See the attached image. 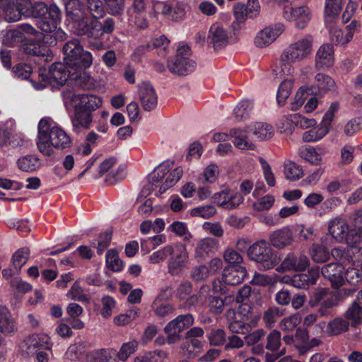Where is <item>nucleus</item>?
<instances>
[{
    "label": "nucleus",
    "mask_w": 362,
    "mask_h": 362,
    "mask_svg": "<svg viewBox=\"0 0 362 362\" xmlns=\"http://www.w3.org/2000/svg\"><path fill=\"white\" fill-rule=\"evenodd\" d=\"M271 244L277 249H283L290 245L293 240L291 230L288 227H283L272 232L269 235Z\"/></svg>",
    "instance_id": "5701e85b"
},
{
    "label": "nucleus",
    "mask_w": 362,
    "mask_h": 362,
    "mask_svg": "<svg viewBox=\"0 0 362 362\" xmlns=\"http://www.w3.org/2000/svg\"><path fill=\"white\" fill-rule=\"evenodd\" d=\"M186 339L180 348L187 356H191L195 349H201L204 344L203 338H186Z\"/></svg>",
    "instance_id": "09e8293b"
},
{
    "label": "nucleus",
    "mask_w": 362,
    "mask_h": 362,
    "mask_svg": "<svg viewBox=\"0 0 362 362\" xmlns=\"http://www.w3.org/2000/svg\"><path fill=\"white\" fill-rule=\"evenodd\" d=\"M315 68L325 70L334 64V47L330 44H324L317 49L315 55Z\"/></svg>",
    "instance_id": "6ab92c4d"
},
{
    "label": "nucleus",
    "mask_w": 362,
    "mask_h": 362,
    "mask_svg": "<svg viewBox=\"0 0 362 362\" xmlns=\"http://www.w3.org/2000/svg\"><path fill=\"white\" fill-rule=\"evenodd\" d=\"M284 175L286 179L296 181L303 176V170L300 165L297 163L288 160L284 165Z\"/></svg>",
    "instance_id": "58836bf2"
},
{
    "label": "nucleus",
    "mask_w": 362,
    "mask_h": 362,
    "mask_svg": "<svg viewBox=\"0 0 362 362\" xmlns=\"http://www.w3.org/2000/svg\"><path fill=\"white\" fill-rule=\"evenodd\" d=\"M170 230L178 236H185V240H189L192 238V235L189 233L187 224L184 222L174 221L168 227Z\"/></svg>",
    "instance_id": "680f3d73"
},
{
    "label": "nucleus",
    "mask_w": 362,
    "mask_h": 362,
    "mask_svg": "<svg viewBox=\"0 0 362 362\" xmlns=\"http://www.w3.org/2000/svg\"><path fill=\"white\" fill-rule=\"evenodd\" d=\"M329 131L324 124H320L303 134L302 139L304 142H316L322 139Z\"/></svg>",
    "instance_id": "7c9ffc66"
},
{
    "label": "nucleus",
    "mask_w": 362,
    "mask_h": 362,
    "mask_svg": "<svg viewBox=\"0 0 362 362\" xmlns=\"http://www.w3.org/2000/svg\"><path fill=\"white\" fill-rule=\"evenodd\" d=\"M247 276L244 267H231L224 269L222 279L226 284L235 286L241 284Z\"/></svg>",
    "instance_id": "393cba45"
},
{
    "label": "nucleus",
    "mask_w": 362,
    "mask_h": 362,
    "mask_svg": "<svg viewBox=\"0 0 362 362\" xmlns=\"http://www.w3.org/2000/svg\"><path fill=\"white\" fill-rule=\"evenodd\" d=\"M151 308L155 315L158 317H168L173 315L175 311L173 305L158 301V300H155L153 302Z\"/></svg>",
    "instance_id": "c03bdc74"
},
{
    "label": "nucleus",
    "mask_w": 362,
    "mask_h": 362,
    "mask_svg": "<svg viewBox=\"0 0 362 362\" xmlns=\"http://www.w3.org/2000/svg\"><path fill=\"white\" fill-rule=\"evenodd\" d=\"M48 338L46 336L32 335L25 338L19 344V354L25 358L35 355L40 350L48 349Z\"/></svg>",
    "instance_id": "f8f14e48"
},
{
    "label": "nucleus",
    "mask_w": 362,
    "mask_h": 362,
    "mask_svg": "<svg viewBox=\"0 0 362 362\" xmlns=\"http://www.w3.org/2000/svg\"><path fill=\"white\" fill-rule=\"evenodd\" d=\"M116 350L102 349L89 351L87 354L88 362H116Z\"/></svg>",
    "instance_id": "c85d7f7f"
},
{
    "label": "nucleus",
    "mask_w": 362,
    "mask_h": 362,
    "mask_svg": "<svg viewBox=\"0 0 362 362\" xmlns=\"http://www.w3.org/2000/svg\"><path fill=\"white\" fill-rule=\"evenodd\" d=\"M106 264L109 269L114 272H119L122 270L123 265L119 258L118 253L115 250H109L105 255Z\"/></svg>",
    "instance_id": "3c124183"
},
{
    "label": "nucleus",
    "mask_w": 362,
    "mask_h": 362,
    "mask_svg": "<svg viewBox=\"0 0 362 362\" xmlns=\"http://www.w3.org/2000/svg\"><path fill=\"white\" fill-rule=\"evenodd\" d=\"M25 51L28 54L44 58L45 61L50 60L52 57L50 49L45 45L38 43L30 44L26 47Z\"/></svg>",
    "instance_id": "4c0bfd02"
},
{
    "label": "nucleus",
    "mask_w": 362,
    "mask_h": 362,
    "mask_svg": "<svg viewBox=\"0 0 362 362\" xmlns=\"http://www.w3.org/2000/svg\"><path fill=\"white\" fill-rule=\"evenodd\" d=\"M253 109V103L248 100H241L233 109V115L237 120L247 119Z\"/></svg>",
    "instance_id": "f704fd0d"
},
{
    "label": "nucleus",
    "mask_w": 362,
    "mask_h": 362,
    "mask_svg": "<svg viewBox=\"0 0 362 362\" xmlns=\"http://www.w3.org/2000/svg\"><path fill=\"white\" fill-rule=\"evenodd\" d=\"M294 114L289 115L282 118L278 124V129L281 133L291 134L296 127V118Z\"/></svg>",
    "instance_id": "864d4df0"
},
{
    "label": "nucleus",
    "mask_w": 362,
    "mask_h": 362,
    "mask_svg": "<svg viewBox=\"0 0 362 362\" xmlns=\"http://www.w3.org/2000/svg\"><path fill=\"white\" fill-rule=\"evenodd\" d=\"M168 270L172 275H177L185 267L188 260V252L183 244L170 245Z\"/></svg>",
    "instance_id": "4468645a"
},
{
    "label": "nucleus",
    "mask_w": 362,
    "mask_h": 362,
    "mask_svg": "<svg viewBox=\"0 0 362 362\" xmlns=\"http://www.w3.org/2000/svg\"><path fill=\"white\" fill-rule=\"evenodd\" d=\"M138 345L139 343L135 339L124 343L119 351L117 353L116 352L115 356H117L119 361H125L136 351Z\"/></svg>",
    "instance_id": "a18cd8bd"
},
{
    "label": "nucleus",
    "mask_w": 362,
    "mask_h": 362,
    "mask_svg": "<svg viewBox=\"0 0 362 362\" xmlns=\"http://www.w3.org/2000/svg\"><path fill=\"white\" fill-rule=\"evenodd\" d=\"M274 197L267 194L254 202L253 209L257 211L269 209L274 203Z\"/></svg>",
    "instance_id": "69168bd1"
},
{
    "label": "nucleus",
    "mask_w": 362,
    "mask_h": 362,
    "mask_svg": "<svg viewBox=\"0 0 362 362\" xmlns=\"http://www.w3.org/2000/svg\"><path fill=\"white\" fill-rule=\"evenodd\" d=\"M312 259L317 263L327 262L329 259V252L327 249L318 244H313L310 250Z\"/></svg>",
    "instance_id": "a19ab883"
},
{
    "label": "nucleus",
    "mask_w": 362,
    "mask_h": 362,
    "mask_svg": "<svg viewBox=\"0 0 362 362\" xmlns=\"http://www.w3.org/2000/svg\"><path fill=\"white\" fill-rule=\"evenodd\" d=\"M67 297L83 303H88L89 298L86 294L84 293L83 289L80 286L78 281H76L66 294Z\"/></svg>",
    "instance_id": "603ef678"
},
{
    "label": "nucleus",
    "mask_w": 362,
    "mask_h": 362,
    "mask_svg": "<svg viewBox=\"0 0 362 362\" xmlns=\"http://www.w3.org/2000/svg\"><path fill=\"white\" fill-rule=\"evenodd\" d=\"M67 97L71 99L74 107L88 112L99 108L102 105L101 98L95 95L76 94L69 92Z\"/></svg>",
    "instance_id": "dca6fc26"
},
{
    "label": "nucleus",
    "mask_w": 362,
    "mask_h": 362,
    "mask_svg": "<svg viewBox=\"0 0 362 362\" xmlns=\"http://www.w3.org/2000/svg\"><path fill=\"white\" fill-rule=\"evenodd\" d=\"M86 8L78 0H70L66 4L69 24L76 35H83L89 29L93 20L103 18L105 6L101 0H85Z\"/></svg>",
    "instance_id": "f257e3e1"
},
{
    "label": "nucleus",
    "mask_w": 362,
    "mask_h": 362,
    "mask_svg": "<svg viewBox=\"0 0 362 362\" xmlns=\"http://www.w3.org/2000/svg\"><path fill=\"white\" fill-rule=\"evenodd\" d=\"M216 213V209L214 206L206 205L196 207L192 209L191 215L203 218H209Z\"/></svg>",
    "instance_id": "052dcab7"
},
{
    "label": "nucleus",
    "mask_w": 362,
    "mask_h": 362,
    "mask_svg": "<svg viewBox=\"0 0 362 362\" xmlns=\"http://www.w3.org/2000/svg\"><path fill=\"white\" fill-rule=\"evenodd\" d=\"M2 42L6 46H14L25 39L23 33L18 29L3 30Z\"/></svg>",
    "instance_id": "c9c22d12"
},
{
    "label": "nucleus",
    "mask_w": 362,
    "mask_h": 362,
    "mask_svg": "<svg viewBox=\"0 0 362 362\" xmlns=\"http://www.w3.org/2000/svg\"><path fill=\"white\" fill-rule=\"evenodd\" d=\"M219 168L218 165L211 163L206 167L203 172V177L206 182L214 183L215 182L219 175Z\"/></svg>",
    "instance_id": "338daca9"
},
{
    "label": "nucleus",
    "mask_w": 362,
    "mask_h": 362,
    "mask_svg": "<svg viewBox=\"0 0 362 362\" xmlns=\"http://www.w3.org/2000/svg\"><path fill=\"white\" fill-rule=\"evenodd\" d=\"M59 21L60 10L55 4L49 6V13L36 21L37 27L45 33L42 39L46 44L54 45L58 41H64L67 38L66 33L57 28Z\"/></svg>",
    "instance_id": "39448f33"
},
{
    "label": "nucleus",
    "mask_w": 362,
    "mask_h": 362,
    "mask_svg": "<svg viewBox=\"0 0 362 362\" xmlns=\"http://www.w3.org/2000/svg\"><path fill=\"white\" fill-rule=\"evenodd\" d=\"M300 156L313 165H319L322 160V156L316 148L312 146L306 147L300 151Z\"/></svg>",
    "instance_id": "49530a36"
},
{
    "label": "nucleus",
    "mask_w": 362,
    "mask_h": 362,
    "mask_svg": "<svg viewBox=\"0 0 362 362\" xmlns=\"http://www.w3.org/2000/svg\"><path fill=\"white\" fill-rule=\"evenodd\" d=\"M64 60L69 69L79 73L80 77L90 78L82 70L91 66L93 63L92 54L85 51L78 40H71L63 47Z\"/></svg>",
    "instance_id": "20e7f679"
},
{
    "label": "nucleus",
    "mask_w": 362,
    "mask_h": 362,
    "mask_svg": "<svg viewBox=\"0 0 362 362\" xmlns=\"http://www.w3.org/2000/svg\"><path fill=\"white\" fill-rule=\"evenodd\" d=\"M313 40L310 35L298 38L284 49L280 56L281 69L284 74L292 75L293 64L306 60L312 54Z\"/></svg>",
    "instance_id": "7ed1b4c3"
},
{
    "label": "nucleus",
    "mask_w": 362,
    "mask_h": 362,
    "mask_svg": "<svg viewBox=\"0 0 362 362\" xmlns=\"http://www.w3.org/2000/svg\"><path fill=\"white\" fill-rule=\"evenodd\" d=\"M281 344L280 332L276 329L272 330L267 337L266 349L272 351H275L279 349Z\"/></svg>",
    "instance_id": "0e129e2a"
},
{
    "label": "nucleus",
    "mask_w": 362,
    "mask_h": 362,
    "mask_svg": "<svg viewBox=\"0 0 362 362\" xmlns=\"http://www.w3.org/2000/svg\"><path fill=\"white\" fill-rule=\"evenodd\" d=\"M173 165V162L165 161L158 166L150 176V182L159 188L160 194L175 185L182 175L183 171L180 167L170 171Z\"/></svg>",
    "instance_id": "0eeeda50"
},
{
    "label": "nucleus",
    "mask_w": 362,
    "mask_h": 362,
    "mask_svg": "<svg viewBox=\"0 0 362 362\" xmlns=\"http://www.w3.org/2000/svg\"><path fill=\"white\" fill-rule=\"evenodd\" d=\"M214 203L228 210L238 208L243 202V194L230 189H224L216 192L212 196Z\"/></svg>",
    "instance_id": "ddd939ff"
},
{
    "label": "nucleus",
    "mask_w": 362,
    "mask_h": 362,
    "mask_svg": "<svg viewBox=\"0 0 362 362\" xmlns=\"http://www.w3.org/2000/svg\"><path fill=\"white\" fill-rule=\"evenodd\" d=\"M66 64L62 63H55L47 71L45 68H40L38 75L43 84L36 86L35 88L41 89L46 86L47 84L53 82L58 85H63L70 78L71 80H77L80 77L79 73L74 69H68Z\"/></svg>",
    "instance_id": "6e6552de"
},
{
    "label": "nucleus",
    "mask_w": 362,
    "mask_h": 362,
    "mask_svg": "<svg viewBox=\"0 0 362 362\" xmlns=\"http://www.w3.org/2000/svg\"><path fill=\"white\" fill-rule=\"evenodd\" d=\"M4 12V18L7 22H16L21 18L22 11L13 4H9L1 8Z\"/></svg>",
    "instance_id": "13d9d810"
},
{
    "label": "nucleus",
    "mask_w": 362,
    "mask_h": 362,
    "mask_svg": "<svg viewBox=\"0 0 362 362\" xmlns=\"http://www.w3.org/2000/svg\"><path fill=\"white\" fill-rule=\"evenodd\" d=\"M292 88L293 82L289 80L284 81L280 84L276 94V100L279 105L282 106L285 104L291 93Z\"/></svg>",
    "instance_id": "8fccbe9b"
},
{
    "label": "nucleus",
    "mask_w": 362,
    "mask_h": 362,
    "mask_svg": "<svg viewBox=\"0 0 362 362\" xmlns=\"http://www.w3.org/2000/svg\"><path fill=\"white\" fill-rule=\"evenodd\" d=\"M329 233L339 243L345 241L349 245H355L358 242H349V235L354 233L350 228L347 221L341 217H335L331 219L328 223Z\"/></svg>",
    "instance_id": "9d476101"
},
{
    "label": "nucleus",
    "mask_w": 362,
    "mask_h": 362,
    "mask_svg": "<svg viewBox=\"0 0 362 362\" xmlns=\"http://www.w3.org/2000/svg\"><path fill=\"white\" fill-rule=\"evenodd\" d=\"M247 255L262 271L273 269L280 262V258L274 252L269 243L264 240L251 245L247 249Z\"/></svg>",
    "instance_id": "423d86ee"
},
{
    "label": "nucleus",
    "mask_w": 362,
    "mask_h": 362,
    "mask_svg": "<svg viewBox=\"0 0 362 362\" xmlns=\"http://www.w3.org/2000/svg\"><path fill=\"white\" fill-rule=\"evenodd\" d=\"M216 249V242L212 238H204L201 239L197 244L194 255L197 259L204 258Z\"/></svg>",
    "instance_id": "c756f323"
},
{
    "label": "nucleus",
    "mask_w": 362,
    "mask_h": 362,
    "mask_svg": "<svg viewBox=\"0 0 362 362\" xmlns=\"http://www.w3.org/2000/svg\"><path fill=\"white\" fill-rule=\"evenodd\" d=\"M88 344L85 342H79L70 346L65 354V356L67 359L71 361H76L78 359H82L83 356L87 360V347Z\"/></svg>",
    "instance_id": "473e14b6"
},
{
    "label": "nucleus",
    "mask_w": 362,
    "mask_h": 362,
    "mask_svg": "<svg viewBox=\"0 0 362 362\" xmlns=\"http://www.w3.org/2000/svg\"><path fill=\"white\" fill-rule=\"evenodd\" d=\"M309 95V90L305 86H301L296 92L293 101L291 103V110H298L305 103Z\"/></svg>",
    "instance_id": "4d7b16f0"
},
{
    "label": "nucleus",
    "mask_w": 362,
    "mask_h": 362,
    "mask_svg": "<svg viewBox=\"0 0 362 362\" xmlns=\"http://www.w3.org/2000/svg\"><path fill=\"white\" fill-rule=\"evenodd\" d=\"M247 129L259 141L271 139L274 134L273 127L267 123L255 122L250 124Z\"/></svg>",
    "instance_id": "bb28decb"
},
{
    "label": "nucleus",
    "mask_w": 362,
    "mask_h": 362,
    "mask_svg": "<svg viewBox=\"0 0 362 362\" xmlns=\"http://www.w3.org/2000/svg\"><path fill=\"white\" fill-rule=\"evenodd\" d=\"M168 67L173 74L185 76L194 71L196 62L188 57L176 55L168 60Z\"/></svg>",
    "instance_id": "f3484780"
},
{
    "label": "nucleus",
    "mask_w": 362,
    "mask_h": 362,
    "mask_svg": "<svg viewBox=\"0 0 362 362\" xmlns=\"http://www.w3.org/2000/svg\"><path fill=\"white\" fill-rule=\"evenodd\" d=\"M30 255V250L27 247H23L17 250L13 255L12 260L14 267L20 270L27 262Z\"/></svg>",
    "instance_id": "6e6d98bb"
},
{
    "label": "nucleus",
    "mask_w": 362,
    "mask_h": 362,
    "mask_svg": "<svg viewBox=\"0 0 362 362\" xmlns=\"http://www.w3.org/2000/svg\"><path fill=\"white\" fill-rule=\"evenodd\" d=\"M315 81L320 92L325 93L335 88L334 81L328 75L317 74L315 76Z\"/></svg>",
    "instance_id": "37998d69"
},
{
    "label": "nucleus",
    "mask_w": 362,
    "mask_h": 362,
    "mask_svg": "<svg viewBox=\"0 0 362 362\" xmlns=\"http://www.w3.org/2000/svg\"><path fill=\"white\" fill-rule=\"evenodd\" d=\"M349 325L346 319L336 317L327 324V332L330 335H338L348 331Z\"/></svg>",
    "instance_id": "e433bc0d"
},
{
    "label": "nucleus",
    "mask_w": 362,
    "mask_h": 362,
    "mask_svg": "<svg viewBox=\"0 0 362 362\" xmlns=\"http://www.w3.org/2000/svg\"><path fill=\"white\" fill-rule=\"evenodd\" d=\"M322 274L330 281L334 288L342 286L345 281L354 279V276H356V281L360 279L358 271L353 267L339 264L337 263H330L325 265L321 269Z\"/></svg>",
    "instance_id": "1a4fd4ad"
},
{
    "label": "nucleus",
    "mask_w": 362,
    "mask_h": 362,
    "mask_svg": "<svg viewBox=\"0 0 362 362\" xmlns=\"http://www.w3.org/2000/svg\"><path fill=\"white\" fill-rule=\"evenodd\" d=\"M18 330V327L9 310L0 305V332L5 336H13Z\"/></svg>",
    "instance_id": "b1692460"
},
{
    "label": "nucleus",
    "mask_w": 362,
    "mask_h": 362,
    "mask_svg": "<svg viewBox=\"0 0 362 362\" xmlns=\"http://www.w3.org/2000/svg\"><path fill=\"white\" fill-rule=\"evenodd\" d=\"M223 259L230 264H239L243 262L242 255L233 248H227L224 251Z\"/></svg>",
    "instance_id": "774afa93"
},
{
    "label": "nucleus",
    "mask_w": 362,
    "mask_h": 362,
    "mask_svg": "<svg viewBox=\"0 0 362 362\" xmlns=\"http://www.w3.org/2000/svg\"><path fill=\"white\" fill-rule=\"evenodd\" d=\"M36 145L39 151L45 156L54 153V148L64 150L72 145L70 136L50 117L42 118L37 124Z\"/></svg>",
    "instance_id": "f03ea898"
},
{
    "label": "nucleus",
    "mask_w": 362,
    "mask_h": 362,
    "mask_svg": "<svg viewBox=\"0 0 362 362\" xmlns=\"http://www.w3.org/2000/svg\"><path fill=\"white\" fill-rule=\"evenodd\" d=\"M351 227L354 231L349 235V242L362 241V210L356 211L351 216Z\"/></svg>",
    "instance_id": "2f4dec72"
},
{
    "label": "nucleus",
    "mask_w": 362,
    "mask_h": 362,
    "mask_svg": "<svg viewBox=\"0 0 362 362\" xmlns=\"http://www.w3.org/2000/svg\"><path fill=\"white\" fill-rule=\"evenodd\" d=\"M334 259L339 262V264H349L350 259H352V255L349 252V247L346 249L341 247H334L331 252Z\"/></svg>",
    "instance_id": "bf43d9fd"
},
{
    "label": "nucleus",
    "mask_w": 362,
    "mask_h": 362,
    "mask_svg": "<svg viewBox=\"0 0 362 362\" xmlns=\"http://www.w3.org/2000/svg\"><path fill=\"white\" fill-rule=\"evenodd\" d=\"M93 117L90 112L74 107V112L71 117L72 130L80 134L83 130L90 127Z\"/></svg>",
    "instance_id": "412c9836"
},
{
    "label": "nucleus",
    "mask_w": 362,
    "mask_h": 362,
    "mask_svg": "<svg viewBox=\"0 0 362 362\" xmlns=\"http://www.w3.org/2000/svg\"><path fill=\"white\" fill-rule=\"evenodd\" d=\"M38 165V160L33 156H25L18 161V165L21 170L25 172L35 170Z\"/></svg>",
    "instance_id": "e2e57ef3"
},
{
    "label": "nucleus",
    "mask_w": 362,
    "mask_h": 362,
    "mask_svg": "<svg viewBox=\"0 0 362 362\" xmlns=\"http://www.w3.org/2000/svg\"><path fill=\"white\" fill-rule=\"evenodd\" d=\"M301 317L298 314H293L284 317L279 323V327L283 331L291 332L294 330L300 323Z\"/></svg>",
    "instance_id": "5fc2aeb1"
},
{
    "label": "nucleus",
    "mask_w": 362,
    "mask_h": 362,
    "mask_svg": "<svg viewBox=\"0 0 362 362\" xmlns=\"http://www.w3.org/2000/svg\"><path fill=\"white\" fill-rule=\"evenodd\" d=\"M309 264L310 261L305 255L296 256L290 254L284 259L281 266L276 268V271L279 272L282 270L304 271L309 266Z\"/></svg>",
    "instance_id": "aec40b11"
},
{
    "label": "nucleus",
    "mask_w": 362,
    "mask_h": 362,
    "mask_svg": "<svg viewBox=\"0 0 362 362\" xmlns=\"http://www.w3.org/2000/svg\"><path fill=\"white\" fill-rule=\"evenodd\" d=\"M284 30L285 27L281 23L267 26L257 32L254 39V43L258 48L267 47L275 42Z\"/></svg>",
    "instance_id": "2eb2a0df"
},
{
    "label": "nucleus",
    "mask_w": 362,
    "mask_h": 362,
    "mask_svg": "<svg viewBox=\"0 0 362 362\" xmlns=\"http://www.w3.org/2000/svg\"><path fill=\"white\" fill-rule=\"evenodd\" d=\"M229 135L234 139V145L243 150H253L255 145L248 141L247 132L245 129L233 128L230 130Z\"/></svg>",
    "instance_id": "a878e982"
},
{
    "label": "nucleus",
    "mask_w": 362,
    "mask_h": 362,
    "mask_svg": "<svg viewBox=\"0 0 362 362\" xmlns=\"http://www.w3.org/2000/svg\"><path fill=\"white\" fill-rule=\"evenodd\" d=\"M283 315V310L277 307H272L264 312L263 321L267 327L271 328L274 326L276 320Z\"/></svg>",
    "instance_id": "de8ad7c7"
},
{
    "label": "nucleus",
    "mask_w": 362,
    "mask_h": 362,
    "mask_svg": "<svg viewBox=\"0 0 362 362\" xmlns=\"http://www.w3.org/2000/svg\"><path fill=\"white\" fill-rule=\"evenodd\" d=\"M284 18L294 23L298 28H304L311 19V12L307 6L296 7L286 5L282 11Z\"/></svg>",
    "instance_id": "9b49d317"
},
{
    "label": "nucleus",
    "mask_w": 362,
    "mask_h": 362,
    "mask_svg": "<svg viewBox=\"0 0 362 362\" xmlns=\"http://www.w3.org/2000/svg\"><path fill=\"white\" fill-rule=\"evenodd\" d=\"M107 12L112 16H120L124 13L126 0H103Z\"/></svg>",
    "instance_id": "79ce46f5"
},
{
    "label": "nucleus",
    "mask_w": 362,
    "mask_h": 362,
    "mask_svg": "<svg viewBox=\"0 0 362 362\" xmlns=\"http://www.w3.org/2000/svg\"><path fill=\"white\" fill-rule=\"evenodd\" d=\"M208 41L215 49L226 46L228 43L227 30L220 24H213L209 32Z\"/></svg>",
    "instance_id": "4be33fe9"
},
{
    "label": "nucleus",
    "mask_w": 362,
    "mask_h": 362,
    "mask_svg": "<svg viewBox=\"0 0 362 362\" xmlns=\"http://www.w3.org/2000/svg\"><path fill=\"white\" fill-rule=\"evenodd\" d=\"M344 0H326L325 15L327 22H332L340 13Z\"/></svg>",
    "instance_id": "72a5a7b5"
},
{
    "label": "nucleus",
    "mask_w": 362,
    "mask_h": 362,
    "mask_svg": "<svg viewBox=\"0 0 362 362\" xmlns=\"http://www.w3.org/2000/svg\"><path fill=\"white\" fill-rule=\"evenodd\" d=\"M194 317L191 314L181 315L169 322L164 327V332L175 330L180 333L192 325Z\"/></svg>",
    "instance_id": "cd10ccee"
},
{
    "label": "nucleus",
    "mask_w": 362,
    "mask_h": 362,
    "mask_svg": "<svg viewBox=\"0 0 362 362\" xmlns=\"http://www.w3.org/2000/svg\"><path fill=\"white\" fill-rule=\"evenodd\" d=\"M139 95L141 104L146 111L156 108L158 95L153 86L148 82H144L139 86Z\"/></svg>",
    "instance_id": "a211bd4d"
},
{
    "label": "nucleus",
    "mask_w": 362,
    "mask_h": 362,
    "mask_svg": "<svg viewBox=\"0 0 362 362\" xmlns=\"http://www.w3.org/2000/svg\"><path fill=\"white\" fill-rule=\"evenodd\" d=\"M362 308L358 302H354L345 313L346 320L349 324L356 327L361 322Z\"/></svg>",
    "instance_id": "ea45409f"
}]
</instances>
